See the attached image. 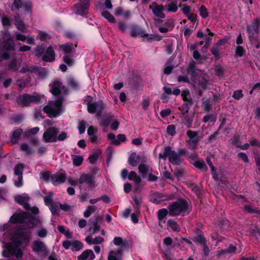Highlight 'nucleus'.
Returning a JSON list of instances; mask_svg holds the SVG:
<instances>
[{"instance_id":"nucleus-1","label":"nucleus","mask_w":260,"mask_h":260,"mask_svg":"<svg viewBox=\"0 0 260 260\" xmlns=\"http://www.w3.org/2000/svg\"><path fill=\"white\" fill-rule=\"evenodd\" d=\"M34 226V224L30 222L28 225V228H20L16 230L10 238L13 244L8 242L4 244L2 255L5 257H9L12 255H14L16 258L21 257L23 252L19 247L20 245H26L29 242L30 240V236L29 235L30 230Z\"/></svg>"},{"instance_id":"nucleus-2","label":"nucleus","mask_w":260,"mask_h":260,"mask_svg":"<svg viewBox=\"0 0 260 260\" xmlns=\"http://www.w3.org/2000/svg\"><path fill=\"white\" fill-rule=\"evenodd\" d=\"M169 214L171 216H184L189 213L188 203L183 200H179L168 206Z\"/></svg>"},{"instance_id":"nucleus-3","label":"nucleus","mask_w":260,"mask_h":260,"mask_svg":"<svg viewBox=\"0 0 260 260\" xmlns=\"http://www.w3.org/2000/svg\"><path fill=\"white\" fill-rule=\"evenodd\" d=\"M43 110L49 117H56L63 111L62 101L58 100L50 102L47 106L44 107Z\"/></svg>"},{"instance_id":"nucleus-4","label":"nucleus","mask_w":260,"mask_h":260,"mask_svg":"<svg viewBox=\"0 0 260 260\" xmlns=\"http://www.w3.org/2000/svg\"><path fill=\"white\" fill-rule=\"evenodd\" d=\"M167 157L169 158V161L172 164L178 165L181 161L179 154L176 151L172 150L170 146L165 147L163 153L159 154V159H165Z\"/></svg>"},{"instance_id":"nucleus-5","label":"nucleus","mask_w":260,"mask_h":260,"mask_svg":"<svg viewBox=\"0 0 260 260\" xmlns=\"http://www.w3.org/2000/svg\"><path fill=\"white\" fill-rule=\"evenodd\" d=\"M105 107L104 104L102 101H98L87 104V110L89 113L95 114L100 116Z\"/></svg>"},{"instance_id":"nucleus-6","label":"nucleus","mask_w":260,"mask_h":260,"mask_svg":"<svg viewBox=\"0 0 260 260\" xmlns=\"http://www.w3.org/2000/svg\"><path fill=\"white\" fill-rule=\"evenodd\" d=\"M186 134L188 137V140L186 141L188 148L190 149H196L199 141L197 132L189 130L187 132Z\"/></svg>"},{"instance_id":"nucleus-7","label":"nucleus","mask_w":260,"mask_h":260,"mask_svg":"<svg viewBox=\"0 0 260 260\" xmlns=\"http://www.w3.org/2000/svg\"><path fill=\"white\" fill-rule=\"evenodd\" d=\"M42 98L41 95L37 93L32 94H24L20 96L19 100L22 106H26L30 102H38Z\"/></svg>"},{"instance_id":"nucleus-8","label":"nucleus","mask_w":260,"mask_h":260,"mask_svg":"<svg viewBox=\"0 0 260 260\" xmlns=\"http://www.w3.org/2000/svg\"><path fill=\"white\" fill-rule=\"evenodd\" d=\"M14 45L6 44L0 49V61L9 58L14 53Z\"/></svg>"},{"instance_id":"nucleus-9","label":"nucleus","mask_w":260,"mask_h":260,"mask_svg":"<svg viewBox=\"0 0 260 260\" xmlns=\"http://www.w3.org/2000/svg\"><path fill=\"white\" fill-rule=\"evenodd\" d=\"M58 130L55 127H51L45 131L43 135V140L46 142H52L57 141Z\"/></svg>"},{"instance_id":"nucleus-10","label":"nucleus","mask_w":260,"mask_h":260,"mask_svg":"<svg viewBox=\"0 0 260 260\" xmlns=\"http://www.w3.org/2000/svg\"><path fill=\"white\" fill-rule=\"evenodd\" d=\"M50 91L53 95H56L60 93H66V89L62 85V83L58 81H55L50 84Z\"/></svg>"},{"instance_id":"nucleus-11","label":"nucleus","mask_w":260,"mask_h":260,"mask_svg":"<svg viewBox=\"0 0 260 260\" xmlns=\"http://www.w3.org/2000/svg\"><path fill=\"white\" fill-rule=\"evenodd\" d=\"M149 9L152 10L153 14L156 17L160 18H164L165 17V15L164 13L165 8L162 5H158L156 3L153 2L149 6Z\"/></svg>"},{"instance_id":"nucleus-12","label":"nucleus","mask_w":260,"mask_h":260,"mask_svg":"<svg viewBox=\"0 0 260 260\" xmlns=\"http://www.w3.org/2000/svg\"><path fill=\"white\" fill-rule=\"evenodd\" d=\"M30 217V215L23 212L15 214L11 217L9 222L12 223L24 222L26 219H29Z\"/></svg>"},{"instance_id":"nucleus-13","label":"nucleus","mask_w":260,"mask_h":260,"mask_svg":"<svg viewBox=\"0 0 260 260\" xmlns=\"http://www.w3.org/2000/svg\"><path fill=\"white\" fill-rule=\"evenodd\" d=\"M96 9L101 12V15L107 19L110 23H115L114 17L109 12L105 10V8L101 4H96Z\"/></svg>"},{"instance_id":"nucleus-14","label":"nucleus","mask_w":260,"mask_h":260,"mask_svg":"<svg viewBox=\"0 0 260 260\" xmlns=\"http://www.w3.org/2000/svg\"><path fill=\"white\" fill-rule=\"evenodd\" d=\"M66 178V176L64 172H59L53 174L51 176V182L54 185H58L63 183Z\"/></svg>"},{"instance_id":"nucleus-15","label":"nucleus","mask_w":260,"mask_h":260,"mask_svg":"<svg viewBox=\"0 0 260 260\" xmlns=\"http://www.w3.org/2000/svg\"><path fill=\"white\" fill-rule=\"evenodd\" d=\"M15 200L18 203L23 205L25 209H29V205L27 204L29 200V198L27 194L18 195L15 197Z\"/></svg>"},{"instance_id":"nucleus-16","label":"nucleus","mask_w":260,"mask_h":260,"mask_svg":"<svg viewBox=\"0 0 260 260\" xmlns=\"http://www.w3.org/2000/svg\"><path fill=\"white\" fill-rule=\"evenodd\" d=\"M55 52L52 47H49L42 57V60L47 62H51L54 60Z\"/></svg>"},{"instance_id":"nucleus-17","label":"nucleus","mask_w":260,"mask_h":260,"mask_svg":"<svg viewBox=\"0 0 260 260\" xmlns=\"http://www.w3.org/2000/svg\"><path fill=\"white\" fill-rule=\"evenodd\" d=\"M138 170L143 178H145L148 174L152 172L151 167L144 163H141L139 165Z\"/></svg>"},{"instance_id":"nucleus-18","label":"nucleus","mask_w":260,"mask_h":260,"mask_svg":"<svg viewBox=\"0 0 260 260\" xmlns=\"http://www.w3.org/2000/svg\"><path fill=\"white\" fill-rule=\"evenodd\" d=\"M169 213V210L166 209H161L157 211V218L158 220V224L160 226H162L163 224L165 223L166 217Z\"/></svg>"},{"instance_id":"nucleus-19","label":"nucleus","mask_w":260,"mask_h":260,"mask_svg":"<svg viewBox=\"0 0 260 260\" xmlns=\"http://www.w3.org/2000/svg\"><path fill=\"white\" fill-rule=\"evenodd\" d=\"M122 251L120 249L111 250L108 256V260H122Z\"/></svg>"},{"instance_id":"nucleus-20","label":"nucleus","mask_w":260,"mask_h":260,"mask_svg":"<svg viewBox=\"0 0 260 260\" xmlns=\"http://www.w3.org/2000/svg\"><path fill=\"white\" fill-rule=\"evenodd\" d=\"M85 241L89 245H96L102 243L104 241V238L99 236L93 238L91 236H88L86 237Z\"/></svg>"},{"instance_id":"nucleus-21","label":"nucleus","mask_w":260,"mask_h":260,"mask_svg":"<svg viewBox=\"0 0 260 260\" xmlns=\"http://www.w3.org/2000/svg\"><path fill=\"white\" fill-rule=\"evenodd\" d=\"M97 129L92 126H89L88 129L87 133L90 141L92 143H95L97 141L96 137Z\"/></svg>"},{"instance_id":"nucleus-22","label":"nucleus","mask_w":260,"mask_h":260,"mask_svg":"<svg viewBox=\"0 0 260 260\" xmlns=\"http://www.w3.org/2000/svg\"><path fill=\"white\" fill-rule=\"evenodd\" d=\"M23 2L22 0H14L9 7L11 11L14 12L22 8Z\"/></svg>"},{"instance_id":"nucleus-23","label":"nucleus","mask_w":260,"mask_h":260,"mask_svg":"<svg viewBox=\"0 0 260 260\" xmlns=\"http://www.w3.org/2000/svg\"><path fill=\"white\" fill-rule=\"evenodd\" d=\"M15 24L17 29L19 30L22 31H24L25 30V26L18 15L15 16Z\"/></svg>"},{"instance_id":"nucleus-24","label":"nucleus","mask_w":260,"mask_h":260,"mask_svg":"<svg viewBox=\"0 0 260 260\" xmlns=\"http://www.w3.org/2000/svg\"><path fill=\"white\" fill-rule=\"evenodd\" d=\"M38 72L37 68L32 66H26L21 69V72L27 75L36 74Z\"/></svg>"},{"instance_id":"nucleus-25","label":"nucleus","mask_w":260,"mask_h":260,"mask_svg":"<svg viewBox=\"0 0 260 260\" xmlns=\"http://www.w3.org/2000/svg\"><path fill=\"white\" fill-rule=\"evenodd\" d=\"M128 178L129 180L133 181L137 186H138L141 182V177L134 171H132L128 174Z\"/></svg>"},{"instance_id":"nucleus-26","label":"nucleus","mask_w":260,"mask_h":260,"mask_svg":"<svg viewBox=\"0 0 260 260\" xmlns=\"http://www.w3.org/2000/svg\"><path fill=\"white\" fill-rule=\"evenodd\" d=\"M94 175L93 174H82V182L84 181L91 186L94 183Z\"/></svg>"},{"instance_id":"nucleus-27","label":"nucleus","mask_w":260,"mask_h":260,"mask_svg":"<svg viewBox=\"0 0 260 260\" xmlns=\"http://www.w3.org/2000/svg\"><path fill=\"white\" fill-rule=\"evenodd\" d=\"M95 255L92 250L88 249L82 252V260H93Z\"/></svg>"},{"instance_id":"nucleus-28","label":"nucleus","mask_w":260,"mask_h":260,"mask_svg":"<svg viewBox=\"0 0 260 260\" xmlns=\"http://www.w3.org/2000/svg\"><path fill=\"white\" fill-rule=\"evenodd\" d=\"M140 160V156L136 153L132 154L128 158V163L133 167H136Z\"/></svg>"},{"instance_id":"nucleus-29","label":"nucleus","mask_w":260,"mask_h":260,"mask_svg":"<svg viewBox=\"0 0 260 260\" xmlns=\"http://www.w3.org/2000/svg\"><path fill=\"white\" fill-rule=\"evenodd\" d=\"M247 31L249 34V39L252 44H254L256 42L258 41V38L255 36L250 26H247Z\"/></svg>"},{"instance_id":"nucleus-30","label":"nucleus","mask_w":260,"mask_h":260,"mask_svg":"<svg viewBox=\"0 0 260 260\" xmlns=\"http://www.w3.org/2000/svg\"><path fill=\"white\" fill-rule=\"evenodd\" d=\"M32 3L30 0H27L23 2L22 7L25 12L30 13L32 8Z\"/></svg>"},{"instance_id":"nucleus-31","label":"nucleus","mask_w":260,"mask_h":260,"mask_svg":"<svg viewBox=\"0 0 260 260\" xmlns=\"http://www.w3.org/2000/svg\"><path fill=\"white\" fill-rule=\"evenodd\" d=\"M131 35L133 37H136L137 36L145 37L147 36V33L144 29L139 27L134 30H133L131 32Z\"/></svg>"},{"instance_id":"nucleus-32","label":"nucleus","mask_w":260,"mask_h":260,"mask_svg":"<svg viewBox=\"0 0 260 260\" xmlns=\"http://www.w3.org/2000/svg\"><path fill=\"white\" fill-rule=\"evenodd\" d=\"M45 248L44 244L40 241H35L32 244V249L35 251H40Z\"/></svg>"},{"instance_id":"nucleus-33","label":"nucleus","mask_w":260,"mask_h":260,"mask_svg":"<svg viewBox=\"0 0 260 260\" xmlns=\"http://www.w3.org/2000/svg\"><path fill=\"white\" fill-rule=\"evenodd\" d=\"M167 226L168 229H171L173 231L178 232L180 230L179 226L177 222L172 219H170L167 221Z\"/></svg>"},{"instance_id":"nucleus-34","label":"nucleus","mask_w":260,"mask_h":260,"mask_svg":"<svg viewBox=\"0 0 260 260\" xmlns=\"http://www.w3.org/2000/svg\"><path fill=\"white\" fill-rule=\"evenodd\" d=\"M64 62L69 67L73 66L76 63V59L73 56L66 55L63 57Z\"/></svg>"},{"instance_id":"nucleus-35","label":"nucleus","mask_w":260,"mask_h":260,"mask_svg":"<svg viewBox=\"0 0 260 260\" xmlns=\"http://www.w3.org/2000/svg\"><path fill=\"white\" fill-rule=\"evenodd\" d=\"M259 24L260 19L256 18L254 20L251 25H248L247 26H250L251 27L254 34H257L259 30Z\"/></svg>"},{"instance_id":"nucleus-36","label":"nucleus","mask_w":260,"mask_h":260,"mask_svg":"<svg viewBox=\"0 0 260 260\" xmlns=\"http://www.w3.org/2000/svg\"><path fill=\"white\" fill-rule=\"evenodd\" d=\"M22 134V130L21 129H18L13 132V135L11 137V142L13 144L16 143L19 139V137Z\"/></svg>"},{"instance_id":"nucleus-37","label":"nucleus","mask_w":260,"mask_h":260,"mask_svg":"<svg viewBox=\"0 0 260 260\" xmlns=\"http://www.w3.org/2000/svg\"><path fill=\"white\" fill-rule=\"evenodd\" d=\"M190 50L192 52L193 57L196 60L198 61L201 60V55L197 50V46L196 45H191L190 46Z\"/></svg>"},{"instance_id":"nucleus-38","label":"nucleus","mask_w":260,"mask_h":260,"mask_svg":"<svg viewBox=\"0 0 260 260\" xmlns=\"http://www.w3.org/2000/svg\"><path fill=\"white\" fill-rule=\"evenodd\" d=\"M96 207L95 206H88L84 212V216L87 218L89 217L91 214L95 212Z\"/></svg>"},{"instance_id":"nucleus-39","label":"nucleus","mask_w":260,"mask_h":260,"mask_svg":"<svg viewBox=\"0 0 260 260\" xmlns=\"http://www.w3.org/2000/svg\"><path fill=\"white\" fill-rule=\"evenodd\" d=\"M73 48V45L70 43L62 44L59 46V49L62 50L65 53H70Z\"/></svg>"},{"instance_id":"nucleus-40","label":"nucleus","mask_w":260,"mask_h":260,"mask_svg":"<svg viewBox=\"0 0 260 260\" xmlns=\"http://www.w3.org/2000/svg\"><path fill=\"white\" fill-rule=\"evenodd\" d=\"M177 3L172 2L167 5V11L168 12H175L178 10Z\"/></svg>"},{"instance_id":"nucleus-41","label":"nucleus","mask_w":260,"mask_h":260,"mask_svg":"<svg viewBox=\"0 0 260 260\" xmlns=\"http://www.w3.org/2000/svg\"><path fill=\"white\" fill-rule=\"evenodd\" d=\"M101 153L100 150H98L88 157V160L90 164H93L97 161L99 156Z\"/></svg>"},{"instance_id":"nucleus-42","label":"nucleus","mask_w":260,"mask_h":260,"mask_svg":"<svg viewBox=\"0 0 260 260\" xmlns=\"http://www.w3.org/2000/svg\"><path fill=\"white\" fill-rule=\"evenodd\" d=\"M20 148L22 151L25 152L26 154L28 155L34 152V150L25 143L22 144L20 146Z\"/></svg>"},{"instance_id":"nucleus-43","label":"nucleus","mask_w":260,"mask_h":260,"mask_svg":"<svg viewBox=\"0 0 260 260\" xmlns=\"http://www.w3.org/2000/svg\"><path fill=\"white\" fill-rule=\"evenodd\" d=\"M189 92L187 90H184L182 91L181 96L184 101L188 102V104L191 105L192 102L190 99H189Z\"/></svg>"},{"instance_id":"nucleus-44","label":"nucleus","mask_w":260,"mask_h":260,"mask_svg":"<svg viewBox=\"0 0 260 260\" xmlns=\"http://www.w3.org/2000/svg\"><path fill=\"white\" fill-rule=\"evenodd\" d=\"M37 38L41 41H44L50 39V36L46 32L40 31L37 35Z\"/></svg>"},{"instance_id":"nucleus-45","label":"nucleus","mask_w":260,"mask_h":260,"mask_svg":"<svg viewBox=\"0 0 260 260\" xmlns=\"http://www.w3.org/2000/svg\"><path fill=\"white\" fill-rule=\"evenodd\" d=\"M194 166L196 168L201 169L202 171H205L207 169V166H206L205 162L203 161H196L194 162Z\"/></svg>"},{"instance_id":"nucleus-46","label":"nucleus","mask_w":260,"mask_h":260,"mask_svg":"<svg viewBox=\"0 0 260 260\" xmlns=\"http://www.w3.org/2000/svg\"><path fill=\"white\" fill-rule=\"evenodd\" d=\"M245 53L244 48L240 45H237L235 50V55L238 57H242Z\"/></svg>"},{"instance_id":"nucleus-47","label":"nucleus","mask_w":260,"mask_h":260,"mask_svg":"<svg viewBox=\"0 0 260 260\" xmlns=\"http://www.w3.org/2000/svg\"><path fill=\"white\" fill-rule=\"evenodd\" d=\"M193 241L200 244L201 245H203L207 243L206 240L204 237L202 235H198L194 238Z\"/></svg>"},{"instance_id":"nucleus-48","label":"nucleus","mask_w":260,"mask_h":260,"mask_svg":"<svg viewBox=\"0 0 260 260\" xmlns=\"http://www.w3.org/2000/svg\"><path fill=\"white\" fill-rule=\"evenodd\" d=\"M81 248L80 243L77 241H72L71 249L73 251H78Z\"/></svg>"},{"instance_id":"nucleus-49","label":"nucleus","mask_w":260,"mask_h":260,"mask_svg":"<svg viewBox=\"0 0 260 260\" xmlns=\"http://www.w3.org/2000/svg\"><path fill=\"white\" fill-rule=\"evenodd\" d=\"M23 169V165L22 164L17 165L14 169V173L15 175H17L18 177L20 176H22V171Z\"/></svg>"},{"instance_id":"nucleus-50","label":"nucleus","mask_w":260,"mask_h":260,"mask_svg":"<svg viewBox=\"0 0 260 260\" xmlns=\"http://www.w3.org/2000/svg\"><path fill=\"white\" fill-rule=\"evenodd\" d=\"M207 77L206 75L202 77L199 81V84L203 89H206L208 86L207 85Z\"/></svg>"},{"instance_id":"nucleus-51","label":"nucleus","mask_w":260,"mask_h":260,"mask_svg":"<svg viewBox=\"0 0 260 260\" xmlns=\"http://www.w3.org/2000/svg\"><path fill=\"white\" fill-rule=\"evenodd\" d=\"M146 41H160L162 39V37L159 35H149L147 34Z\"/></svg>"},{"instance_id":"nucleus-52","label":"nucleus","mask_w":260,"mask_h":260,"mask_svg":"<svg viewBox=\"0 0 260 260\" xmlns=\"http://www.w3.org/2000/svg\"><path fill=\"white\" fill-rule=\"evenodd\" d=\"M167 132L172 136L175 135L176 133L175 126L173 124L168 125L167 128Z\"/></svg>"},{"instance_id":"nucleus-53","label":"nucleus","mask_w":260,"mask_h":260,"mask_svg":"<svg viewBox=\"0 0 260 260\" xmlns=\"http://www.w3.org/2000/svg\"><path fill=\"white\" fill-rule=\"evenodd\" d=\"M73 164L76 166H79L81 164V157L80 156L72 155Z\"/></svg>"},{"instance_id":"nucleus-54","label":"nucleus","mask_w":260,"mask_h":260,"mask_svg":"<svg viewBox=\"0 0 260 260\" xmlns=\"http://www.w3.org/2000/svg\"><path fill=\"white\" fill-rule=\"evenodd\" d=\"M232 96L235 100H240L243 96L242 90H237L234 91Z\"/></svg>"},{"instance_id":"nucleus-55","label":"nucleus","mask_w":260,"mask_h":260,"mask_svg":"<svg viewBox=\"0 0 260 260\" xmlns=\"http://www.w3.org/2000/svg\"><path fill=\"white\" fill-rule=\"evenodd\" d=\"M49 208L52 214H58L59 213V209L57 204H53Z\"/></svg>"},{"instance_id":"nucleus-56","label":"nucleus","mask_w":260,"mask_h":260,"mask_svg":"<svg viewBox=\"0 0 260 260\" xmlns=\"http://www.w3.org/2000/svg\"><path fill=\"white\" fill-rule=\"evenodd\" d=\"M108 138L114 145L118 146L120 143L119 141L115 138V136L112 133L109 134L108 135Z\"/></svg>"},{"instance_id":"nucleus-57","label":"nucleus","mask_w":260,"mask_h":260,"mask_svg":"<svg viewBox=\"0 0 260 260\" xmlns=\"http://www.w3.org/2000/svg\"><path fill=\"white\" fill-rule=\"evenodd\" d=\"M200 15L203 18H207L208 16L207 9L205 6H202L199 9Z\"/></svg>"},{"instance_id":"nucleus-58","label":"nucleus","mask_w":260,"mask_h":260,"mask_svg":"<svg viewBox=\"0 0 260 260\" xmlns=\"http://www.w3.org/2000/svg\"><path fill=\"white\" fill-rule=\"evenodd\" d=\"M156 198L152 199V201L155 204H159L161 201L165 200L164 197L160 193H156Z\"/></svg>"},{"instance_id":"nucleus-59","label":"nucleus","mask_w":260,"mask_h":260,"mask_svg":"<svg viewBox=\"0 0 260 260\" xmlns=\"http://www.w3.org/2000/svg\"><path fill=\"white\" fill-rule=\"evenodd\" d=\"M52 201L53 199L52 195H48L44 198V202L45 205L47 206L48 207H49L50 206L53 204Z\"/></svg>"},{"instance_id":"nucleus-60","label":"nucleus","mask_w":260,"mask_h":260,"mask_svg":"<svg viewBox=\"0 0 260 260\" xmlns=\"http://www.w3.org/2000/svg\"><path fill=\"white\" fill-rule=\"evenodd\" d=\"M19 65H20L19 61H16V60H13L10 63V64L9 66V68L10 69H11L12 70H16L18 69Z\"/></svg>"},{"instance_id":"nucleus-61","label":"nucleus","mask_w":260,"mask_h":260,"mask_svg":"<svg viewBox=\"0 0 260 260\" xmlns=\"http://www.w3.org/2000/svg\"><path fill=\"white\" fill-rule=\"evenodd\" d=\"M113 243L115 245L123 246H124L122 239L120 237L114 238Z\"/></svg>"},{"instance_id":"nucleus-62","label":"nucleus","mask_w":260,"mask_h":260,"mask_svg":"<svg viewBox=\"0 0 260 260\" xmlns=\"http://www.w3.org/2000/svg\"><path fill=\"white\" fill-rule=\"evenodd\" d=\"M37 234L40 237H45L47 234V231L45 228H41L37 232Z\"/></svg>"},{"instance_id":"nucleus-63","label":"nucleus","mask_w":260,"mask_h":260,"mask_svg":"<svg viewBox=\"0 0 260 260\" xmlns=\"http://www.w3.org/2000/svg\"><path fill=\"white\" fill-rule=\"evenodd\" d=\"M211 52L215 57L219 58L220 57V53L217 46L212 48Z\"/></svg>"},{"instance_id":"nucleus-64","label":"nucleus","mask_w":260,"mask_h":260,"mask_svg":"<svg viewBox=\"0 0 260 260\" xmlns=\"http://www.w3.org/2000/svg\"><path fill=\"white\" fill-rule=\"evenodd\" d=\"M44 48L42 46H38L35 50L36 55L40 56L44 52Z\"/></svg>"}]
</instances>
